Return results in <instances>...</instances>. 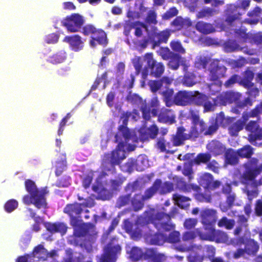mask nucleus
<instances>
[{
  "label": "nucleus",
  "mask_w": 262,
  "mask_h": 262,
  "mask_svg": "<svg viewBox=\"0 0 262 262\" xmlns=\"http://www.w3.org/2000/svg\"><path fill=\"white\" fill-rule=\"evenodd\" d=\"M130 115L129 111L122 113L120 120L122 121V124L118 126V130L115 137V142L118 145L115 149L104 153L102 156L101 167L103 176H106L107 172L112 174L116 173V166L120 165L126 158L125 147L127 146V149L129 151L135 149L133 145L128 144L133 136L132 132L127 126Z\"/></svg>",
  "instance_id": "nucleus-1"
},
{
  "label": "nucleus",
  "mask_w": 262,
  "mask_h": 262,
  "mask_svg": "<svg viewBox=\"0 0 262 262\" xmlns=\"http://www.w3.org/2000/svg\"><path fill=\"white\" fill-rule=\"evenodd\" d=\"M25 186L29 194L23 196L22 200L24 204L27 205L33 204L38 209L48 208L46 196L49 193V191L47 187L38 189L35 182L30 179L25 181Z\"/></svg>",
  "instance_id": "nucleus-2"
},
{
  "label": "nucleus",
  "mask_w": 262,
  "mask_h": 262,
  "mask_svg": "<svg viewBox=\"0 0 262 262\" xmlns=\"http://www.w3.org/2000/svg\"><path fill=\"white\" fill-rule=\"evenodd\" d=\"M193 95L190 97V102L198 105H204V110L206 112L213 110L214 104L226 105L227 103H231L238 100L240 97V94L238 93L227 92L222 94L212 103L210 101L207 100L205 95L199 93L198 92H193Z\"/></svg>",
  "instance_id": "nucleus-3"
},
{
  "label": "nucleus",
  "mask_w": 262,
  "mask_h": 262,
  "mask_svg": "<svg viewBox=\"0 0 262 262\" xmlns=\"http://www.w3.org/2000/svg\"><path fill=\"white\" fill-rule=\"evenodd\" d=\"M193 126L189 135L184 133L185 129L183 128L178 129L176 136L174 138L173 143L176 145H179L182 143L184 140L188 139L190 137H196L199 134L204 131L205 124L202 120H200L198 112L191 111Z\"/></svg>",
  "instance_id": "nucleus-4"
},
{
  "label": "nucleus",
  "mask_w": 262,
  "mask_h": 262,
  "mask_svg": "<svg viewBox=\"0 0 262 262\" xmlns=\"http://www.w3.org/2000/svg\"><path fill=\"white\" fill-rule=\"evenodd\" d=\"M85 202L78 203L75 202L72 204H68L63 209V212L70 216V223L71 226L77 225L78 220H80L83 209L82 207H91L92 205L90 201L85 200Z\"/></svg>",
  "instance_id": "nucleus-5"
},
{
  "label": "nucleus",
  "mask_w": 262,
  "mask_h": 262,
  "mask_svg": "<svg viewBox=\"0 0 262 262\" xmlns=\"http://www.w3.org/2000/svg\"><path fill=\"white\" fill-rule=\"evenodd\" d=\"M164 212H157L151 216V222L157 229V232L151 236L150 243L152 245H162L164 243Z\"/></svg>",
  "instance_id": "nucleus-6"
},
{
  "label": "nucleus",
  "mask_w": 262,
  "mask_h": 262,
  "mask_svg": "<svg viewBox=\"0 0 262 262\" xmlns=\"http://www.w3.org/2000/svg\"><path fill=\"white\" fill-rule=\"evenodd\" d=\"M193 92H180L174 97L172 96L173 91L171 89L166 90L165 92V103L167 106L173 104L180 105H186L190 102V97L193 95Z\"/></svg>",
  "instance_id": "nucleus-7"
},
{
  "label": "nucleus",
  "mask_w": 262,
  "mask_h": 262,
  "mask_svg": "<svg viewBox=\"0 0 262 262\" xmlns=\"http://www.w3.org/2000/svg\"><path fill=\"white\" fill-rule=\"evenodd\" d=\"M84 23L83 16L78 13H73L67 16L62 22L67 30L72 33L80 31Z\"/></svg>",
  "instance_id": "nucleus-8"
},
{
  "label": "nucleus",
  "mask_w": 262,
  "mask_h": 262,
  "mask_svg": "<svg viewBox=\"0 0 262 262\" xmlns=\"http://www.w3.org/2000/svg\"><path fill=\"white\" fill-rule=\"evenodd\" d=\"M121 247L110 243L105 247L104 253L101 255L98 262H116L117 255L120 253Z\"/></svg>",
  "instance_id": "nucleus-9"
},
{
  "label": "nucleus",
  "mask_w": 262,
  "mask_h": 262,
  "mask_svg": "<svg viewBox=\"0 0 262 262\" xmlns=\"http://www.w3.org/2000/svg\"><path fill=\"white\" fill-rule=\"evenodd\" d=\"M226 69L224 66H218L217 63H214L210 70L211 78L212 80L215 81L214 83L209 85L210 90L213 92L220 91L221 82L217 79L224 75Z\"/></svg>",
  "instance_id": "nucleus-10"
},
{
  "label": "nucleus",
  "mask_w": 262,
  "mask_h": 262,
  "mask_svg": "<svg viewBox=\"0 0 262 262\" xmlns=\"http://www.w3.org/2000/svg\"><path fill=\"white\" fill-rule=\"evenodd\" d=\"M200 238L210 241H215L219 243H227L228 241L227 235L222 231H215L213 227H210L209 231L206 234H201Z\"/></svg>",
  "instance_id": "nucleus-11"
},
{
  "label": "nucleus",
  "mask_w": 262,
  "mask_h": 262,
  "mask_svg": "<svg viewBox=\"0 0 262 262\" xmlns=\"http://www.w3.org/2000/svg\"><path fill=\"white\" fill-rule=\"evenodd\" d=\"M202 224L206 226L205 229L207 232L209 231L210 227H213L212 224L216 220V211L213 209H204L200 213Z\"/></svg>",
  "instance_id": "nucleus-12"
},
{
  "label": "nucleus",
  "mask_w": 262,
  "mask_h": 262,
  "mask_svg": "<svg viewBox=\"0 0 262 262\" xmlns=\"http://www.w3.org/2000/svg\"><path fill=\"white\" fill-rule=\"evenodd\" d=\"M145 58L147 61V65L150 69L151 75L156 77H160L164 71L162 63H157L154 59L151 53L146 54Z\"/></svg>",
  "instance_id": "nucleus-13"
},
{
  "label": "nucleus",
  "mask_w": 262,
  "mask_h": 262,
  "mask_svg": "<svg viewBox=\"0 0 262 262\" xmlns=\"http://www.w3.org/2000/svg\"><path fill=\"white\" fill-rule=\"evenodd\" d=\"M257 160L252 159L245 165V171L243 174L244 180H252L259 173L262 167L257 165Z\"/></svg>",
  "instance_id": "nucleus-14"
},
{
  "label": "nucleus",
  "mask_w": 262,
  "mask_h": 262,
  "mask_svg": "<svg viewBox=\"0 0 262 262\" xmlns=\"http://www.w3.org/2000/svg\"><path fill=\"white\" fill-rule=\"evenodd\" d=\"M64 40L69 43L71 49L76 52L81 50L83 47V42L78 35L66 36Z\"/></svg>",
  "instance_id": "nucleus-15"
},
{
  "label": "nucleus",
  "mask_w": 262,
  "mask_h": 262,
  "mask_svg": "<svg viewBox=\"0 0 262 262\" xmlns=\"http://www.w3.org/2000/svg\"><path fill=\"white\" fill-rule=\"evenodd\" d=\"M246 129L251 133L249 136L251 142L262 139L261 130L258 128V125L255 121H251L247 125Z\"/></svg>",
  "instance_id": "nucleus-16"
},
{
  "label": "nucleus",
  "mask_w": 262,
  "mask_h": 262,
  "mask_svg": "<svg viewBox=\"0 0 262 262\" xmlns=\"http://www.w3.org/2000/svg\"><path fill=\"white\" fill-rule=\"evenodd\" d=\"M47 230L50 233H60L62 235L65 234L68 227L63 223L56 222L54 223H47L45 224Z\"/></svg>",
  "instance_id": "nucleus-17"
},
{
  "label": "nucleus",
  "mask_w": 262,
  "mask_h": 262,
  "mask_svg": "<svg viewBox=\"0 0 262 262\" xmlns=\"http://www.w3.org/2000/svg\"><path fill=\"white\" fill-rule=\"evenodd\" d=\"M201 185L203 186L204 188H215L220 185L219 181L212 182V176L208 173H204L200 176L199 181Z\"/></svg>",
  "instance_id": "nucleus-18"
},
{
  "label": "nucleus",
  "mask_w": 262,
  "mask_h": 262,
  "mask_svg": "<svg viewBox=\"0 0 262 262\" xmlns=\"http://www.w3.org/2000/svg\"><path fill=\"white\" fill-rule=\"evenodd\" d=\"M164 254L159 253L157 250L153 248L146 249L143 252V259L150 260L152 262H162Z\"/></svg>",
  "instance_id": "nucleus-19"
},
{
  "label": "nucleus",
  "mask_w": 262,
  "mask_h": 262,
  "mask_svg": "<svg viewBox=\"0 0 262 262\" xmlns=\"http://www.w3.org/2000/svg\"><path fill=\"white\" fill-rule=\"evenodd\" d=\"M162 181L160 179H157L154 184L149 188L147 189L144 192V194L142 195L144 200H147L150 199L161 187Z\"/></svg>",
  "instance_id": "nucleus-20"
},
{
  "label": "nucleus",
  "mask_w": 262,
  "mask_h": 262,
  "mask_svg": "<svg viewBox=\"0 0 262 262\" xmlns=\"http://www.w3.org/2000/svg\"><path fill=\"white\" fill-rule=\"evenodd\" d=\"M249 116L244 114L242 119L237 121L229 128V133L232 136H235L238 132L243 128L245 122L248 120Z\"/></svg>",
  "instance_id": "nucleus-21"
},
{
  "label": "nucleus",
  "mask_w": 262,
  "mask_h": 262,
  "mask_svg": "<svg viewBox=\"0 0 262 262\" xmlns=\"http://www.w3.org/2000/svg\"><path fill=\"white\" fill-rule=\"evenodd\" d=\"M225 50L226 52H230L235 51L243 50L244 52L250 55H253L255 52L253 50L247 51V49L241 47L236 42L234 41H230L226 43L225 45Z\"/></svg>",
  "instance_id": "nucleus-22"
},
{
  "label": "nucleus",
  "mask_w": 262,
  "mask_h": 262,
  "mask_svg": "<svg viewBox=\"0 0 262 262\" xmlns=\"http://www.w3.org/2000/svg\"><path fill=\"white\" fill-rule=\"evenodd\" d=\"M81 220H78L77 225L72 226L74 228L73 234L75 237H84L89 232V227L84 224H80Z\"/></svg>",
  "instance_id": "nucleus-23"
},
{
  "label": "nucleus",
  "mask_w": 262,
  "mask_h": 262,
  "mask_svg": "<svg viewBox=\"0 0 262 262\" xmlns=\"http://www.w3.org/2000/svg\"><path fill=\"white\" fill-rule=\"evenodd\" d=\"M32 255L34 258L44 261L48 258V250L44 248L43 245L39 244L34 247Z\"/></svg>",
  "instance_id": "nucleus-24"
},
{
  "label": "nucleus",
  "mask_w": 262,
  "mask_h": 262,
  "mask_svg": "<svg viewBox=\"0 0 262 262\" xmlns=\"http://www.w3.org/2000/svg\"><path fill=\"white\" fill-rule=\"evenodd\" d=\"M125 28H128V33L130 31V30L134 28L135 29V35L136 36L138 37H141L142 35V28H146V25L143 23H140L139 21H136L134 23H130L127 25V26L125 27Z\"/></svg>",
  "instance_id": "nucleus-25"
},
{
  "label": "nucleus",
  "mask_w": 262,
  "mask_h": 262,
  "mask_svg": "<svg viewBox=\"0 0 262 262\" xmlns=\"http://www.w3.org/2000/svg\"><path fill=\"white\" fill-rule=\"evenodd\" d=\"M173 200L175 204L182 208H186L190 205V199L189 198L179 194H175L173 195Z\"/></svg>",
  "instance_id": "nucleus-26"
},
{
  "label": "nucleus",
  "mask_w": 262,
  "mask_h": 262,
  "mask_svg": "<svg viewBox=\"0 0 262 262\" xmlns=\"http://www.w3.org/2000/svg\"><path fill=\"white\" fill-rule=\"evenodd\" d=\"M145 201L140 194H136L131 200L134 210L138 211L141 210L144 207V202Z\"/></svg>",
  "instance_id": "nucleus-27"
},
{
  "label": "nucleus",
  "mask_w": 262,
  "mask_h": 262,
  "mask_svg": "<svg viewBox=\"0 0 262 262\" xmlns=\"http://www.w3.org/2000/svg\"><path fill=\"white\" fill-rule=\"evenodd\" d=\"M134 225L128 220H125L124 222V229L125 231L130 234L133 237L139 238L141 237L142 232L141 230L138 231L133 229Z\"/></svg>",
  "instance_id": "nucleus-28"
},
{
  "label": "nucleus",
  "mask_w": 262,
  "mask_h": 262,
  "mask_svg": "<svg viewBox=\"0 0 262 262\" xmlns=\"http://www.w3.org/2000/svg\"><path fill=\"white\" fill-rule=\"evenodd\" d=\"M207 148L215 155H219L224 151L225 147L220 142L212 141L207 145Z\"/></svg>",
  "instance_id": "nucleus-29"
},
{
  "label": "nucleus",
  "mask_w": 262,
  "mask_h": 262,
  "mask_svg": "<svg viewBox=\"0 0 262 262\" xmlns=\"http://www.w3.org/2000/svg\"><path fill=\"white\" fill-rule=\"evenodd\" d=\"M91 38H94V39L96 40V42L99 45L104 47H106L108 42L106 34L102 29H100L99 34L98 33H95Z\"/></svg>",
  "instance_id": "nucleus-30"
},
{
  "label": "nucleus",
  "mask_w": 262,
  "mask_h": 262,
  "mask_svg": "<svg viewBox=\"0 0 262 262\" xmlns=\"http://www.w3.org/2000/svg\"><path fill=\"white\" fill-rule=\"evenodd\" d=\"M243 244L245 245V252L248 254H254L258 250V246L257 243L252 239H248L246 242H243Z\"/></svg>",
  "instance_id": "nucleus-31"
},
{
  "label": "nucleus",
  "mask_w": 262,
  "mask_h": 262,
  "mask_svg": "<svg viewBox=\"0 0 262 262\" xmlns=\"http://www.w3.org/2000/svg\"><path fill=\"white\" fill-rule=\"evenodd\" d=\"M66 59V52L62 51L58 52L49 57V61L53 64H58L63 62Z\"/></svg>",
  "instance_id": "nucleus-32"
},
{
  "label": "nucleus",
  "mask_w": 262,
  "mask_h": 262,
  "mask_svg": "<svg viewBox=\"0 0 262 262\" xmlns=\"http://www.w3.org/2000/svg\"><path fill=\"white\" fill-rule=\"evenodd\" d=\"M241 37L243 40L246 41L254 42L258 44L260 43L262 41V37L259 35H253L252 34H246L244 31H242L241 34Z\"/></svg>",
  "instance_id": "nucleus-33"
},
{
  "label": "nucleus",
  "mask_w": 262,
  "mask_h": 262,
  "mask_svg": "<svg viewBox=\"0 0 262 262\" xmlns=\"http://www.w3.org/2000/svg\"><path fill=\"white\" fill-rule=\"evenodd\" d=\"M149 39L153 43L154 47H159L164 41V31L160 33L153 32L151 34Z\"/></svg>",
  "instance_id": "nucleus-34"
},
{
  "label": "nucleus",
  "mask_w": 262,
  "mask_h": 262,
  "mask_svg": "<svg viewBox=\"0 0 262 262\" xmlns=\"http://www.w3.org/2000/svg\"><path fill=\"white\" fill-rule=\"evenodd\" d=\"M129 257L133 261H137L143 259V252L140 248L133 247L130 251Z\"/></svg>",
  "instance_id": "nucleus-35"
},
{
  "label": "nucleus",
  "mask_w": 262,
  "mask_h": 262,
  "mask_svg": "<svg viewBox=\"0 0 262 262\" xmlns=\"http://www.w3.org/2000/svg\"><path fill=\"white\" fill-rule=\"evenodd\" d=\"M261 9L259 7H256L253 11L249 12L248 15L252 18L246 19V21L250 24H255L257 23L259 17L261 13Z\"/></svg>",
  "instance_id": "nucleus-36"
},
{
  "label": "nucleus",
  "mask_w": 262,
  "mask_h": 262,
  "mask_svg": "<svg viewBox=\"0 0 262 262\" xmlns=\"http://www.w3.org/2000/svg\"><path fill=\"white\" fill-rule=\"evenodd\" d=\"M125 180V178L122 174H118L114 179L110 180L111 186L113 190H117Z\"/></svg>",
  "instance_id": "nucleus-37"
},
{
  "label": "nucleus",
  "mask_w": 262,
  "mask_h": 262,
  "mask_svg": "<svg viewBox=\"0 0 262 262\" xmlns=\"http://www.w3.org/2000/svg\"><path fill=\"white\" fill-rule=\"evenodd\" d=\"M196 28L200 32L206 34L211 33L214 31V29L211 25L204 22L198 23L196 25Z\"/></svg>",
  "instance_id": "nucleus-38"
},
{
  "label": "nucleus",
  "mask_w": 262,
  "mask_h": 262,
  "mask_svg": "<svg viewBox=\"0 0 262 262\" xmlns=\"http://www.w3.org/2000/svg\"><path fill=\"white\" fill-rule=\"evenodd\" d=\"M238 153L232 149L227 151L226 156V163L234 165L237 163Z\"/></svg>",
  "instance_id": "nucleus-39"
},
{
  "label": "nucleus",
  "mask_w": 262,
  "mask_h": 262,
  "mask_svg": "<svg viewBox=\"0 0 262 262\" xmlns=\"http://www.w3.org/2000/svg\"><path fill=\"white\" fill-rule=\"evenodd\" d=\"M201 234H203L200 232L199 229H196L194 231H187L183 234L182 239L185 242H191L197 235L200 237Z\"/></svg>",
  "instance_id": "nucleus-40"
},
{
  "label": "nucleus",
  "mask_w": 262,
  "mask_h": 262,
  "mask_svg": "<svg viewBox=\"0 0 262 262\" xmlns=\"http://www.w3.org/2000/svg\"><path fill=\"white\" fill-rule=\"evenodd\" d=\"M253 78V73L250 71L248 70L246 72L243 79L240 80V84L244 85L245 87L249 88L250 85L253 84L251 83V80Z\"/></svg>",
  "instance_id": "nucleus-41"
},
{
  "label": "nucleus",
  "mask_w": 262,
  "mask_h": 262,
  "mask_svg": "<svg viewBox=\"0 0 262 262\" xmlns=\"http://www.w3.org/2000/svg\"><path fill=\"white\" fill-rule=\"evenodd\" d=\"M130 194L120 196L117 200L116 206L120 208L123 206L127 205L130 201Z\"/></svg>",
  "instance_id": "nucleus-42"
},
{
  "label": "nucleus",
  "mask_w": 262,
  "mask_h": 262,
  "mask_svg": "<svg viewBox=\"0 0 262 262\" xmlns=\"http://www.w3.org/2000/svg\"><path fill=\"white\" fill-rule=\"evenodd\" d=\"M18 205V202L16 200L11 199L6 202L4 208L7 212L10 213L17 208Z\"/></svg>",
  "instance_id": "nucleus-43"
},
{
  "label": "nucleus",
  "mask_w": 262,
  "mask_h": 262,
  "mask_svg": "<svg viewBox=\"0 0 262 262\" xmlns=\"http://www.w3.org/2000/svg\"><path fill=\"white\" fill-rule=\"evenodd\" d=\"M126 100L132 104H138L142 101L141 98L138 94H132L131 92H129L127 95Z\"/></svg>",
  "instance_id": "nucleus-44"
},
{
  "label": "nucleus",
  "mask_w": 262,
  "mask_h": 262,
  "mask_svg": "<svg viewBox=\"0 0 262 262\" xmlns=\"http://www.w3.org/2000/svg\"><path fill=\"white\" fill-rule=\"evenodd\" d=\"M234 225V221L223 217L219 221L218 226L220 227H225L227 229H231Z\"/></svg>",
  "instance_id": "nucleus-45"
},
{
  "label": "nucleus",
  "mask_w": 262,
  "mask_h": 262,
  "mask_svg": "<svg viewBox=\"0 0 262 262\" xmlns=\"http://www.w3.org/2000/svg\"><path fill=\"white\" fill-rule=\"evenodd\" d=\"M142 161L140 160L136 161L133 159H129L125 164V166L126 168V171L131 172L133 171L134 168L136 165L139 166L140 163Z\"/></svg>",
  "instance_id": "nucleus-46"
},
{
  "label": "nucleus",
  "mask_w": 262,
  "mask_h": 262,
  "mask_svg": "<svg viewBox=\"0 0 262 262\" xmlns=\"http://www.w3.org/2000/svg\"><path fill=\"white\" fill-rule=\"evenodd\" d=\"M148 85L152 92H157L162 86V80H149Z\"/></svg>",
  "instance_id": "nucleus-47"
},
{
  "label": "nucleus",
  "mask_w": 262,
  "mask_h": 262,
  "mask_svg": "<svg viewBox=\"0 0 262 262\" xmlns=\"http://www.w3.org/2000/svg\"><path fill=\"white\" fill-rule=\"evenodd\" d=\"M178 186L180 189L184 192H189L191 189L198 192L200 189V188L197 185H189L185 183H179Z\"/></svg>",
  "instance_id": "nucleus-48"
},
{
  "label": "nucleus",
  "mask_w": 262,
  "mask_h": 262,
  "mask_svg": "<svg viewBox=\"0 0 262 262\" xmlns=\"http://www.w3.org/2000/svg\"><path fill=\"white\" fill-rule=\"evenodd\" d=\"M180 62V57L178 55H174L172 57L170 58L168 66L172 69L176 70L179 67Z\"/></svg>",
  "instance_id": "nucleus-49"
},
{
  "label": "nucleus",
  "mask_w": 262,
  "mask_h": 262,
  "mask_svg": "<svg viewBox=\"0 0 262 262\" xmlns=\"http://www.w3.org/2000/svg\"><path fill=\"white\" fill-rule=\"evenodd\" d=\"M238 155L242 157H249L252 154V149L250 146H245L238 150Z\"/></svg>",
  "instance_id": "nucleus-50"
},
{
  "label": "nucleus",
  "mask_w": 262,
  "mask_h": 262,
  "mask_svg": "<svg viewBox=\"0 0 262 262\" xmlns=\"http://www.w3.org/2000/svg\"><path fill=\"white\" fill-rule=\"evenodd\" d=\"M183 83L187 86H191L196 83V80L193 74H187L184 77Z\"/></svg>",
  "instance_id": "nucleus-51"
},
{
  "label": "nucleus",
  "mask_w": 262,
  "mask_h": 262,
  "mask_svg": "<svg viewBox=\"0 0 262 262\" xmlns=\"http://www.w3.org/2000/svg\"><path fill=\"white\" fill-rule=\"evenodd\" d=\"M156 18V12L153 10H150L148 12L145 21L149 24H156L157 23Z\"/></svg>",
  "instance_id": "nucleus-52"
},
{
  "label": "nucleus",
  "mask_w": 262,
  "mask_h": 262,
  "mask_svg": "<svg viewBox=\"0 0 262 262\" xmlns=\"http://www.w3.org/2000/svg\"><path fill=\"white\" fill-rule=\"evenodd\" d=\"M231 118H225L224 115L223 113L219 114L216 118V123L218 125H222L225 126L229 122Z\"/></svg>",
  "instance_id": "nucleus-53"
},
{
  "label": "nucleus",
  "mask_w": 262,
  "mask_h": 262,
  "mask_svg": "<svg viewBox=\"0 0 262 262\" xmlns=\"http://www.w3.org/2000/svg\"><path fill=\"white\" fill-rule=\"evenodd\" d=\"M167 235L165 234V236ZM180 239V233L177 231H173L171 233H170L168 234V238L166 239L165 238V242L166 241H167L169 242L170 243H176L178 241H179Z\"/></svg>",
  "instance_id": "nucleus-54"
},
{
  "label": "nucleus",
  "mask_w": 262,
  "mask_h": 262,
  "mask_svg": "<svg viewBox=\"0 0 262 262\" xmlns=\"http://www.w3.org/2000/svg\"><path fill=\"white\" fill-rule=\"evenodd\" d=\"M216 11L213 10L212 9L207 8L199 12L198 14V17L199 18L208 17L214 15Z\"/></svg>",
  "instance_id": "nucleus-55"
},
{
  "label": "nucleus",
  "mask_w": 262,
  "mask_h": 262,
  "mask_svg": "<svg viewBox=\"0 0 262 262\" xmlns=\"http://www.w3.org/2000/svg\"><path fill=\"white\" fill-rule=\"evenodd\" d=\"M210 159V156L207 154H199L195 159L194 162L197 164L201 163H206Z\"/></svg>",
  "instance_id": "nucleus-56"
},
{
  "label": "nucleus",
  "mask_w": 262,
  "mask_h": 262,
  "mask_svg": "<svg viewBox=\"0 0 262 262\" xmlns=\"http://www.w3.org/2000/svg\"><path fill=\"white\" fill-rule=\"evenodd\" d=\"M198 220L195 219H188L184 223V226L187 229H190L194 227L197 224Z\"/></svg>",
  "instance_id": "nucleus-57"
},
{
  "label": "nucleus",
  "mask_w": 262,
  "mask_h": 262,
  "mask_svg": "<svg viewBox=\"0 0 262 262\" xmlns=\"http://www.w3.org/2000/svg\"><path fill=\"white\" fill-rule=\"evenodd\" d=\"M133 64L135 69L136 74H139L142 68L140 57H137L134 59L133 60Z\"/></svg>",
  "instance_id": "nucleus-58"
},
{
  "label": "nucleus",
  "mask_w": 262,
  "mask_h": 262,
  "mask_svg": "<svg viewBox=\"0 0 262 262\" xmlns=\"http://www.w3.org/2000/svg\"><path fill=\"white\" fill-rule=\"evenodd\" d=\"M94 27L92 24H87L81 28L80 32L85 36H90Z\"/></svg>",
  "instance_id": "nucleus-59"
},
{
  "label": "nucleus",
  "mask_w": 262,
  "mask_h": 262,
  "mask_svg": "<svg viewBox=\"0 0 262 262\" xmlns=\"http://www.w3.org/2000/svg\"><path fill=\"white\" fill-rule=\"evenodd\" d=\"M149 136L151 139H155L158 135L159 129L156 125H152L148 128H146Z\"/></svg>",
  "instance_id": "nucleus-60"
},
{
  "label": "nucleus",
  "mask_w": 262,
  "mask_h": 262,
  "mask_svg": "<svg viewBox=\"0 0 262 262\" xmlns=\"http://www.w3.org/2000/svg\"><path fill=\"white\" fill-rule=\"evenodd\" d=\"M149 138L146 127H141L139 130L140 140L141 141L144 142L148 140Z\"/></svg>",
  "instance_id": "nucleus-61"
},
{
  "label": "nucleus",
  "mask_w": 262,
  "mask_h": 262,
  "mask_svg": "<svg viewBox=\"0 0 262 262\" xmlns=\"http://www.w3.org/2000/svg\"><path fill=\"white\" fill-rule=\"evenodd\" d=\"M58 36L55 33H51L46 36L45 41L47 43H55L58 41Z\"/></svg>",
  "instance_id": "nucleus-62"
},
{
  "label": "nucleus",
  "mask_w": 262,
  "mask_h": 262,
  "mask_svg": "<svg viewBox=\"0 0 262 262\" xmlns=\"http://www.w3.org/2000/svg\"><path fill=\"white\" fill-rule=\"evenodd\" d=\"M139 186V182L135 181L132 183H129L126 186V190L129 191L130 192H133L136 191Z\"/></svg>",
  "instance_id": "nucleus-63"
},
{
  "label": "nucleus",
  "mask_w": 262,
  "mask_h": 262,
  "mask_svg": "<svg viewBox=\"0 0 262 262\" xmlns=\"http://www.w3.org/2000/svg\"><path fill=\"white\" fill-rule=\"evenodd\" d=\"M171 48L172 50L181 53H184L185 52V50L183 49V48L182 47L181 43L178 41H172L171 42L170 44Z\"/></svg>",
  "instance_id": "nucleus-64"
}]
</instances>
